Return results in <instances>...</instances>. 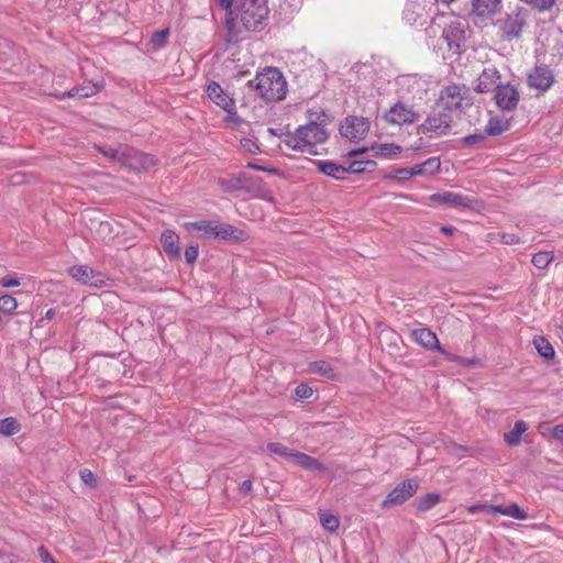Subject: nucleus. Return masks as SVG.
<instances>
[{
	"label": "nucleus",
	"instance_id": "41",
	"mask_svg": "<svg viewBox=\"0 0 563 563\" xmlns=\"http://www.w3.org/2000/svg\"><path fill=\"white\" fill-rule=\"evenodd\" d=\"M267 450L271 453L277 454V455L286 457V459H291V454L295 453V451H291L287 446L280 444V443H277V442L268 443L267 444Z\"/></svg>",
	"mask_w": 563,
	"mask_h": 563
},
{
	"label": "nucleus",
	"instance_id": "15",
	"mask_svg": "<svg viewBox=\"0 0 563 563\" xmlns=\"http://www.w3.org/2000/svg\"><path fill=\"white\" fill-rule=\"evenodd\" d=\"M500 71L495 66L485 67L478 75L475 90L478 93H487L496 90L500 82Z\"/></svg>",
	"mask_w": 563,
	"mask_h": 563
},
{
	"label": "nucleus",
	"instance_id": "4",
	"mask_svg": "<svg viewBox=\"0 0 563 563\" xmlns=\"http://www.w3.org/2000/svg\"><path fill=\"white\" fill-rule=\"evenodd\" d=\"M453 123V115L448 112V109H442L439 104L426 118L424 122L420 124L419 132L428 135L429 137H439L446 135Z\"/></svg>",
	"mask_w": 563,
	"mask_h": 563
},
{
	"label": "nucleus",
	"instance_id": "22",
	"mask_svg": "<svg viewBox=\"0 0 563 563\" xmlns=\"http://www.w3.org/2000/svg\"><path fill=\"white\" fill-rule=\"evenodd\" d=\"M69 275L77 282L85 285H97L101 282L100 275L87 265H77L69 268Z\"/></svg>",
	"mask_w": 563,
	"mask_h": 563
},
{
	"label": "nucleus",
	"instance_id": "44",
	"mask_svg": "<svg viewBox=\"0 0 563 563\" xmlns=\"http://www.w3.org/2000/svg\"><path fill=\"white\" fill-rule=\"evenodd\" d=\"M385 178H387V179L407 180V179L411 178L410 177L409 167L395 168V169L390 170L388 174H386Z\"/></svg>",
	"mask_w": 563,
	"mask_h": 563
},
{
	"label": "nucleus",
	"instance_id": "39",
	"mask_svg": "<svg viewBox=\"0 0 563 563\" xmlns=\"http://www.w3.org/2000/svg\"><path fill=\"white\" fill-rule=\"evenodd\" d=\"M320 523L325 530L334 532L339 528L340 521L336 516L323 512L320 514Z\"/></svg>",
	"mask_w": 563,
	"mask_h": 563
},
{
	"label": "nucleus",
	"instance_id": "36",
	"mask_svg": "<svg viewBox=\"0 0 563 563\" xmlns=\"http://www.w3.org/2000/svg\"><path fill=\"white\" fill-rule=\"evenodd\" d=\"M20 431V423L13 417H8L0 420V434L11 437Z\"/></svg>",
	"mask_w": 563,
	"mask_h": 563
},
{
	"label": "nucleus",
	"instance_id": "3",
	"mask_svg": "<svg viewBox=\"0 0 563 563\" xmlns=\"http://www.w3.org/2000/svg\"><path fill=\"white\" fill-rule=\"evenodd\" d=\"M268 7L265 0H244L241 11L236 14L242 26L252 32H261L266 26Z\"/></svg>",
	"mask_w": 563,
	"mask_h": 563
},
{
	"label": "nucleus",
	"instance_id": "23",
	"mask_svg": "<svg viewBox=\"0 0 563 563\" xmlns=\"http://www.w3.org/2000/svg\"><path fill=\"white\" fill-rule=\"evenodd\" d=\"M161 243L164 252L170 260H175L180 256L179 238L174 231L165 230L161 234Z\"/></svg>",
	"mask_w": 563,
	"mask_h": 563
},
{
	"label": "nucleus",
	"instance_id": "19",
	"mask_svg": "<svg viewBox=\"0 0 563 563\" xmlns=\"http://www.w3.org/2000/svg\"><path fill=\"white\" fill-rule=\"evenodd\" d=\"M441 162L439 157H430L427 161L416 164L409 167L410 177L421 176V177H432L440 170Z\"/></svg>",
	"mask_w": 563,
	"mask_h": 563
},
{
	"label": "nucleus",
	"instance_id": "38",
	"mask_svg": "<svg viewBox=\"0 0 563 563\" xmlns=\"http://www.w3.org/2000/svg\"><path fill=\"white\" fill-rule=\"evenodd\" d=\"M189 225L201 232V236L203 238H214L217 224L211 221H199L189 223Z\"/></svg>",
	"mask_w": 563,
	"mask_h": 563
},
{
	"label": "nucleus",
	"instance_id": "18",
	"mask_svg": "<svg viewBox=\"0 0 563 563\" xmlns=\"http://www.w3.org/2000/svg\"><path fill=\"white\" fill-rule=\"evenodd\" d=\"M128 164L136 170H148L156 165V159L153 155L130 148Z\"/></svg>",
	"mask_w": 563,
	"mask_h": 563
},
{
	"label": "nucleus",
	"instance_id": "27",
	"mask_svg": "<svg viewBox=\"0 0 563 563\" xmlns=\"http://www.w3.org/2000/svg\"><path fill=\"white\" fill-rule=\"evenodd\" d=\"M219 5L227 11L225 25L229 32V41H238L240 31L235 27L234 16L232 11L233 0H217Z\"/></svg>",
	"mask_w": 563,
	"mask_h": 563
},
{
	"label": "nucleus",
	"instance_id": "30",
	"mask_svg": "<svg viewBox=\"0 0 563 563\" xmlns=\"http://www.w3.org/2000/svg\"><path fill=\"white\" fill-rule=\"evenodd\" d=\"M291 460H294L296 464L307 470L323 468L322 464L319 463L318 460L302 452H295L294 454H291Z\"/></svg>",
	"mask_w": 563,
	"mask_h": 563
},
{
	"label": "nucleus",
	"instance_id": "33",
	"mask_svg": "<svg viewBox=\"0 0 563 563\" xmlns=\"http://www.w3.org/2000/svg\"><path fill=\"white\" fill-rule=\"evenodd\" d=\"M509 129V122L506 120H501L498 118H492L485 128V132L488 135L497 136L503 134L505 131Z\"/></svg>",
	"mask_w": 563,
	"mask_h": 563
},
{
	"label": "nucleus",
	"instance_id": "47",
	"mask_svg": "<svg viewBox=\"0 0 563 563\" xmlns=\"http://www.w3.org/2000/svg\"><path fill=\"white\" fill-rule=\"evenodd\" d=\"M80 478L81 481L88 485V486H96L97 484V478H96V475L90 471V470H87V468H84L80 471Z\"/></svg>",
	"mask_w": 563,
	"mask_h": 563
},
{
	"label": "nucleus",
	"instance_id": "13",
	"mask_svg": "<svg viewBox=\"0 0 563 563\" xmlns=\"http://www.w3.org/2000/svg\"><path fill=\"white\" fill-rule=\"evenodd\" d=\"M430 200L440 205L465 209H472L475 205L473 198L451 191L433 194L430 196Z\"/></svg>",
	"mask_w": 563,
	"mask_h": 563
},
{
	"label": "nucleus",
	"instance_id": "60",
	"mask_svg": "<svg viewBox=\"0 0 563 563\" xmlns=\"http://www.w3.org/2000/svg\"><path fill=\"white\" fill-rule=\"evenodd\" d=\"M441 231L444 233V234H452L453 231H454V228L452 227H442L441 228Z\"/></svg>",
	"mask_w": 563,
	"mask_h": 563
},
{
	"label": "nucleus",
	"instance_id": "48",
	"mask_svg": "<svg viewBox=\"0 0 563 563\" xmlns=\"http://www.w3.org/2000/svg\"><path fill=\"white\" fill-rule=\"evenodd\" d=\"M312 393V388L306 384H299L295 389V394L299 399H307L311 397Z\"/></svg>",
	"mask_w": 563,
	"mask_h": 563
},
{
	"label": "nucleus",
	"instance_id": "54",
	"mask_svg": "<svg viewBox=\"0 0 563 563\" xmlns=\"http://www.w3.org/2000/svg\"><path fill=\"white\" fill-rule=\"evenodd\" d=\"M240 493L247 495L252 490V482L250 479H246L241 483L239 487Z\"/></svg>",
	"mask_w": 563,
	"mask_h": 563
},
{
	"label": "nucleus",
	"instance_id": "56",
	"mask_svg": "<svg viewBox=\"0 0 563 563\" xmlns=\"http://www.w3.org/2000/svg\"><path fill=\"white\" fill-rule=\"evenodd\" d=\"M485 507H486V504H475V505L468 506L467 511L470 514H476V512L483 511Z\"/></svg>",
	"mask_w": 563,
	"mask_h": 563
},
{
	"label": "nucleus",
	"instance_id": "7",
	"mask_svg": "<svg viewBox=\"0 0 563 563\" xmlns=\"http://www.w3.org/2000/svg\"><path fill=\"white\" fill-rule=\"evenodd\" d=\"M419 489V479L409 478L398 484L382 501V508L388 509L401 505L412 497Z\"/></svg>",
	"mask_w": 563,
	"mask_h": 563
},
{
	"label": "nucleus",
	"instance_id": "2",
	"mask_svg": "<svg viewBox=\"0 0 563 563\" xmlns=\"http://www.w3.org/2000/svg\"><path fill=\"white\" fill-rule=\"evenodd\" d=\"M249 86L267 102L279 101L287 93V81L276 67H265L253 80L249 81Z\"/></svg>",
	"mask_w": 563,
	"mask_h": 563
},
{
	"label": "nucleus",
	"instance_id": "40",
	"mask_svg": "<svg viewBox=\"0 0 563 563\" xmlns=\"http://www.w3.org/2000/svg\"><path fill=\"white\" fill-rule=\"evenodd\" d=\"M18 307L15 298L10 295H3L0 297V311L7 314H12Z\"/></svg>",
	"mask_w": 563,
	"mask_h": 563
},
{
	"label": "nucleus",
	"instance_id": "9",
	"mask_svg": "<svg viewBox=\"0 0 563 563\" xmlns=\"http://www.w3.org/2000/svg\"><path fill=\"white\" fill-rule=\"evenodd\" d=\"M339 131L350 141H360L369 132V121L364 117L350 115L340 123Z\"/></svg>",
	"mask_w": 563,
	"mask_h": 563
},
{
	"label": "nucleus",
	"instance_id": "34",
	"mask_svg": "<svg viewBox=\"0 0 563 563\" xmlns=\"http://www.w3.org/2000/svg\"><path fill=\"white\" fill-rule=\"evenodd\" d=\"M538 353L545 360H552L555 355L552 344L544 338L538 336L533 340Z\"/></svg>",
	"mask_w": 563,
	"mask_h": 563
},
{
	"label": "nucleus",
	"instance_id": "24",
	"mask_svg": "<svg viewBox=\"0 0 563 563\" xmlns=\"http://www.w3.org/2000/svg\"><path fill=\"white\" fill-rule=\"evenodd\" d=\"M314 164L319 172L338 180L345 179V176L347 174L346 166H343L335 162L316 161Z\"/></svg>",
	"mask_w": 563,
	"mask_h": 563
},
{
	"label": "nucleus",
	"instance_id": "16",
	"mask_svg": "<svg viewBox=\"0 0 563 563\" xmlns=\"http://www.w3.org/2000/svg\"><path fill=\"white\" fill-rule=\"evenodd\" d=\"M501 10V0H472L471 13L481 21L493 19Z\"/></svg>",
	"mask_w": 563,
	"mask_h": 563
},
{
	"label": "nucleus",
	"instance_id": "10",
	"mask_svg": "<svg viewBox=\"0 0 563 563\" xmlns=\"http://www.w3.org/2000/svg\"><path fill=\"white\" fill-rule=\"evenodd\" d=\"M419 114L413 109L402 101L396 102L385 113L383 119L391 125H406L415 123Z\"/></svg>",
	"mask_w": 563,
	"mask_h": 563
},
{
	"label": "nucleus",
	"instance_id": "52",
	"mask_svg": "<svg viewBox=\"0 0 563 563\" xmlns=\"http://www.w3.org/2000/svg\"><path fill=\"white\" fill-rule=\"evenodd\" d=\"M501 241L503 243L505 244H516L519 242V238L516 236L515 234H507V233H504L501 235Z\"/></svg>",
	"mask_w": 563,
	"mask_h": 563
},
{
	"label": "nucleus",
	"instance_id": "45",
	"mask_svg": "<svg viewBox=\"0 0 563 563\" xmlns=\"http://www.w3.org/2000/svg\"><path fill=\"white\" fill-rule=\"evenodd\" d=\"M486 140V136L482 133L470 134L463 137L462 142L466 146H477Z\"/></svg>",
	"mask_w": 563,
	"mask_h": 563
},
{
	"label": "nucleus",
	"instance_id": "42",
	"mask_svg": "<svg viewBox=\"0 0 563 563\" xmlns=\"http://www.w3.org/2000/svg\"><path fill=\"white\" fill-rule=\"evenodd\" d=\"M401 152V147L393 143L379 144L377 147V154L383 156H394Z\"/></svg>",
	"mask_w": 563,
	"mask_h": 563
},
{
	"label": "nucleus",
	"instance_id": "17",
	"mask_svg": "<svg viewBox=\"0 0 563 563\" xmlns=\"http://www.w3.org/2000/svg\"><path fill=\"white\" fill-rule=\"evenodd\" d=\"M413 340L427 350H437L442 354H446L441 347L437 334L428 328L416 329L411 333Z\"/></svg>",
	"mask_w": 563,
	"mask_h": 563
},
{
	"label": "nucleus",
	"instance_id": "61",
	"mask_svg": "<svg viewBox=\"0 0 563 563\" xmlns=\"http://www.w3.org/2000/svg\"><path fill=\"white\" fill-rule=\"evenodd\" d=\"M365 151H366V148L354 150V151H351V152L349 153V156H356V155H358V154L364 153Z\"/></svg>",
	"mask_w": 563,
	"mask_h": 563
},
{
	"label": "nucleus",
	"instance_id": "59",
	"mask_svg": "<svg viewBox=\"0 0 563 563\" xmlns=\"http://www.w3.org/2000/svg\"><path fill=\"white\" fill-rule=\"evenodd\" d=\"M109 229H110V223L109 222H101L100 225H99V231L100 232L107 231Z\"/></svg>",
	"mask_w": 563,
	"mask_h": 563
},
{
	"label": "nucleus",
	"instance_id": "63",
	"mask_svg": "<svg viewBox=\"0 0 563 563\" xmlns=\"http://www.w3.org/2000/svg\"><path fill=\"white\" fill-rule=\"evenodd\" d=\"M268 132H269L271 134L277 135V133H276V130H275V129L269 128V129H268Z\"/></svg>",
	"mask_w": 563,
	"mask_h": 563
},
{
	"label": "nucleus",
	"instance_id": "6",
	"mask_svg": "<svg viewBox=\"0 0 563 563\" xmlns=\"http://www.w3.org/2000/svg\"><path fill=\"white\" fill-rule=\"evenodd\" d=\"M468 89L465 86L450 85L446 86L440 95L439 106L448 109L453 115L454 112H461L464 106H468L470 99L466 97Z\"/></svg>",
	"mask_w": 563,
	"mask_h": 563
},
{
	"label": "nucleus",
	"instance_id": "35",
	"mask_svg": "<svg viewBox=\"0 0 563 563\" xmlns=\"http://www.w3.org/2000/svg\"><path fill=\"white\" fill-rule=\"evenodd\" d=\"M98 150L109 159L111 161H121L123 158L128 159L130 147L120 145L118 148L109 147L102 148L98 147Z\"/></svg>",
	"mask_w": 563,
	"mask_h": 563
},
{
	"label": "nucleus",
	"instance_id": "53",
	"mask_svg": "<svg viewBox=\"0 0 563 563\" xmlns=\"http://www.w3.org/2000/svg\"><path fill=\"white\" fill-rule=\"evenodd\" d=\"M38 553H40V556L43 560V563H48L49 561H54L52 555L47 552V550L43 545H41L38 548Z\"/></svg>",
	"mask_w": 563,
	"mask_h": 563
},
{
	"label": "nucleus",
	"instance_id": "50",
	"mask_svg": "<svg viewBox=\"0 0 563 563\" xmlns=\"http://www.w3.org/2000/svg\"><path fill=\"white\" fill-rule=\"evenodd\" d=\"M0 285L2 287L9 288V287H18L21 285V283H20V279H18L16 277L7 276L0 280Z\"/></svg>",
	"mask_w": 563,
	"mask_h": 563
},
{
	"label": "nucleus",
	"instance_id": "12",
	"mask_svg": "<svg viewBox=\"0 0 563 563\" xmlns=\"http://www.w3.org/2000/svg\"><path fill=\"white\" fill-rule=\"evenodd\" d=\"M208 98L218 107L223 109L229 115L236 114L235 101L230 93L224 91L217 81L209 82L207 87Z\"/></svg>",
	"mask_w": 563,
	"mask_h": 563
},
{
	"label": "nucleus",
	"instance_id": "57",
	"mask_svg": "<svg viewBox=\"0 0 563 563\" xmlns=\"http://www.w3.org/2000/svg\"><path fill=\"white\" fill-rule=\"evenodd\" d=\"M55 317V310L54 309H48L46 312H45V316L43 318H41L38 320V322H43L45 319L46 320H51Z\"/></svg>",
	"mask_w": 563,
	"mask_h": 563
},
{
	"label": "nucleus",
	"instance_id": "29",
	"mask_svg": "<svg viewBox=\"0 0 563 563\" xmlns=\"http://www.w3.org/2000/svg\"><path fill=\"white\" fill-rule=\"evenodd\" d=\"M494 510L498 511L500 515L508 516L518 520H526L528 518L527 512L515 503L509 505H497V508Z\"/></svg>",
	"mask_w": 563,
	"mask_h": 563
},
{
	"label": "nucleus",
	"instance_id": "11",
	"mask_svg": "<svg viewBox=\"0 0 563 563\" xmlns=\"http://www.w3.org/2000/svg\"><path fill=\"white\" fill-rule=\"evenodd\" d=\"M495 101L497 107L503 111H514L520 100V95L518 89L507 82L505 85H498L495 90Z\"/></svg>",
	"mask_w": 563,
	"mask_h": 563
},
{
	"label": "nucleus",
	"instance_id": "14",
	"mask_svg": "<svg viewBox=\"0 0 563 563\" xmlns=\"http://www.w3.org/2000/svg\"><path fill=\"white\" fill-rule=\"evenodd\" d=\"M442 37L446 42L450 51L460 53L465 41L464 24L461 22H452L444 27Z\"/></svg>",
	"mask_w": 563,
	"mask_h": 563
},
{
	"label": "nucleus",
	"instance_id": "43",
	"mask_svg": "<svg viewBox=\"0 0 563 563\" xmlns=\"http://www.w3.org/2000/svg\"><path fill=\"white\" fill-rule=\"evenodd\" d=\"M168 35H169L168 29L157 31L152 35L151 44L155 48H161L166 44V40H167Z\"/></svg>",
	"mask_w": 563,
	"mask_h": 563
},
{
	"label": "nucleus",
	"instance_id": "26",
	"mask_svg": "<svg viewBox=\"0 0 563 563\" xmlns=\"http://www.w3.org/2000/svg\"><path fill=\"white\" fill-rule=\"evenodd\" d=\"M424 8L421 7L417 1H408L406 8L402 11L404 19L409 24L420 23L422 24V18L424 15Z\"/></svg>",
	"mask_w": 563,
	"mask_h": 563
},
{
	"label": "nucleus",
	"instance_id": "51",
	"mask_svg": "<svg viewBox=\"0 0 563 563\" xmlns=\"http://www.w3.org/2000/svg\"><path fill=\"white\" fill-rule=\"evenodd\" d=\"M551 434L555 440L563 443V423L553 427L551 430Z\"/></svg>",
	"mask_w": 563,
	"mask_h": 563
},
{
	"label": "nucleus",
	"instance_id": "46",
	"mask_svg": "<svg viewBox=\"0 0 563 563\" xmlns=\"http://www.w3.org/2000/svg\"><path fill=\"white\" fill-rule=\"evenodd\" d=\"M199 247L198 244H191L185 250V257L188 264H194L198 257Z\"/></svg>",
	"mask_w": 563,
	"mask_h": 563
},
{
	"label": "nucleus",
	"instance_id": "5",
	"mask_svg": "<svg viewBox=\"0 0 563 563\" xmlns=\"http://www.w3.org/2000/svg\"><path fill=\"white\" fill-rule=\"evenodd\" d=\"M527 19L528 10L520 5H516L510 12L506 13L505 18L498 21L503 38L511 41L520 37L522 29L527 24Z\"/></svg>",
	"mask_w": 563,
	"mask_h": 563
},
{
	"label": "nucleus",
	"instance_id": "58",
	"mask_svg": "<svg viewBox=\"0 0 563 563\" xmlns=\"http://www.w3.org/2000/svg\"><path fill=\"white\" fill-rule=\"evenodd\" d=\"M495 508H497V506L486 504V507L484 508L483 511H486L488 514H498V511L494 510Z\"/></svg>",
	"mask_w": 563,
	"mask_h": 563
},
{
	"label": "nucleus",
	"instance_id": "8",
	"mask_svg": "<svg viewBox=\"0 0 563 563\" xmlns=\"http://www.w3.org/2000/svg\"><path fill=\"white\" fill-rule=\"evenodd\" d=\"M553 70L545 64L536 65L527 74V85L540 93L547 92L554 84Z\"/></svg>",
	"mask_w": 563,
	"mask_h": 563
},
{
	"label": "nucleus",
	"instance_id": "37",
	"mask_svg": "<svg viewBox=\"0 0 563 563\" xmlns=\"http://www.w3.org/2000/svg\"><path fill=\"white\" fill-rule=\"evenodd\" d=\"M553 260H554V255L552 252L542 251V252H538L537 254L533 255L532 264L538 269H544L550 265V263Z\"/></svg>",
	"mask_w": 563,
	"mask_h": 563
},
{
	"label": "nucleus",
	"instance_id": "1",
	"mask_svg": "<svg viewBox=\"0 0 563 563\" xmlns=\"http://www.w3.org/2000/svg\"><path fill=\"white\" fill-rule=\"evenodd\" d=\"M329 137L327 128L317 122L298 126L295 132L284 135L283 143L289 150L317 154L314 146L324 143Z\"/></svg>",
	"mask_w": 563,
	"mask_h": 563
},
{
	"label": "nucleus",
	"instance_id": "25",
	"mask_svg": "<svg viewBox=\"0 0 563 563\" xmlns=\"http://www.w3.org/2000/svg\"><path fill=\"white\" fill-rule=\"evenodd\" d=\"M214 238H219L225 241H245L247 239L246 233L231 224L221 223L217 224Z\"/></svg>",
	"mask_w": 563,
	"mask_h": 563
},
{
	"label": "nucleus",
	"instance_id": "20",
	"mask_svg": "<svg viewBox=\"0 0 563 563\" xmlns=\"http://www.w3.org/2000/svg\"><path fill=\"white\" fill-rule=\"evenodd\" d=\"M247 175L239 173L238 175H230L218 179V185L224 192H234L246 188Z\"/></svg>",
	"mask_w": 563,
	"mask_h": 563
},
{
	"label": "nucleus",
	"instance_id": "28",
	"mask_svg": "<svg viewBox=\"0 0 563 563\" xmlns=\"http://www.w3.org/2000/svg\"><path fill=\"white\" fill-rule=\"evenodd\" d=\"M528 430V424L523 420H517L514 428L504 434L505 442L510 446H517L521 442V435Z\"/></svg>",
	"mask_w": 563,
	"mask_h": 563
},
{
	"label": "nucleus",
	"instance_id": "64",
	"mask_svg": "<svg viewBox=\"0 0 563 563\" xmlns=\"http://www.w3.org/2000/svg\"><path fill=\"white\" fill-rule=\"evenodd\" d=\"M251 167L254 168V169H257V170H262L263 169L262 167L256 166V165H251Z\"/></svg>",
	"mask_w": 563,
	"mask_h": 563
},
{
	"label": "nucleus",
	"instance_id": "31",
	"mask_svg": "<svg viewBox=\"0 0 563 563\" xmlns=\"http://www.w3.org/2000/svg\"><path fill=\"white\" fill-rule=\"evenodd\" d=\"M441 500V497L438 493H428L426 495L420 496L415 500V506L420 511H428L434 506H437Z\"/></svg>",
	"mask_w": 563,
	"mask_h": 563
},
{
	"label": "nucleus",
	"instance_id": "49",
	"mask_svg": "<svg viewBox=\"0 0 563 563\" xmlns=\"http://www.w3.org/2000/svg\"><path fill=\"white\" fill-rule=\"evenodd\" d=\"M347 174H363L364 167H363V161H352L349 166H346Z\"/></svg>",
	"mask_w": 563,
	"mask_h": 563
},
{
	"label": "nucleus",
	"instance_id": "32",
	"mask_svg": "<svg viewBox=\"0 0 563 563\" xmlns=\"http://www.w3.org/2000/svg\"><path fill=\"white\" fill-rule=\"evenodd\" d=\"M310 373L319 374L327 379H335V372L333 367L325 361H316L309 365Z\"/></svg>",
	"mask_w": 563,
	"mask_h": 563
},
{
	"label": "nucleus",
	"instance_id": "55",
	"mask_svg": "<svg viewBox=\"0 0 563 563\" xmlns=\"http://www.w3.org/2000/svg\"><path fill=\"white\" fill-rule=\"evenodd\" d=\"M376 162L372 159L363 161L364 173H372L376 168Z\"/></svg>",
	"mask_w": 563,
	"mask_h": 563
},
{
	"label": "nucleus",
	"instance_id": "62",
	"mask_svg": "<svg viewBox=\"0 0 563 563\" xmlns=\"http://www.w3.org/2000/svg\"><path fill=\"white\" fill-rule=\"evenodd\" d=\"M437 2H440L442 4H450L451 2H453L454 0H435Z\"/></svg>",
	"mask_w": 563,
	"mask_h": 563
},
{
	"label": "nucleus",
	"instance_id": "21",
	"mask_svg": "<svg viewBox=\"0 0 563 563\" xmlns=\"http://www.w3.org/2000/svg\"><path fill=\"white\" fill-rule=\"evenodd\" d=\"M101 86L91 81L84 82L80 86L74 87L70 90L57 93L55 97L59 100L65 98H87L96 95L100 90Z\"/></svg>",
	"mask_w": 563,
	"mask_h": 563
}]
</instances>
